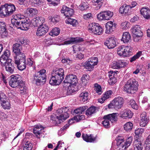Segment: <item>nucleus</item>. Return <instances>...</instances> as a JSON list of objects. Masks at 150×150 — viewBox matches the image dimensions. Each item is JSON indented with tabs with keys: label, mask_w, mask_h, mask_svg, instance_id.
I'll return each mask as SVG.
<instances>
[{
	"label": "nucleus",
	"mask_w": 150,
	"mask_h": 150,
	"mask_svg": "<svg viewBox=\"0 0 150 150\" xmlns=\"http://www.w3.org/2000/svg\"><path fill=\"white\" fill-rule=\"evenodd\" d=\"M141 14L146 19H150V9L148 7H143L140 11Z\"/></svg>",
	"instance_id": "28"
},
{
	"label": "nucleus",
	"mask_w": 150,
	"mask_h": 150,
	"mask_svg": "<svg viewBox=\"0 0 150 150\" xmlns=\"http://www.w3.org/2000/svg\"><path fill=\"white\" fill-rule=\"evenodd\" d=\"M88 29L92 33L97 35H100L103 33L102 28L97 23H92L89 24Z\"/></svg>",
	"instance_id": "10"
},
{
	"label": "nucleus",
	"mask_w": 150,
	"mask_h": 150,
	"mask_svg": "<svg viewBox=\"0 0 150 150\" xmlns=\"http://www.w3.org/2000/svg\"><path fill=\"white\" fill-rule=\"evenodd\" d=\"M131 6L129 5H123L119 9V12L121 14H129L131 12Z\"/></svg>",
	"instance_id": "30"
},
{
	"label": "nucleus",
	"mask_w": 150,
	"mask_h": 150,
	"mask_svg": "<svg viewBox=\"0 0 150 150\" xmlns=\"http://www.w3.org/2000/svg\"><path fill=\"white\" fill-rule=\"evenodd\" d=\"M132 50L130 46L122 45L117 48L118 54L120 56L129 57L132 54Z\"/></svg>",
	"instance_id": "7"
},
{
	"label": "nucleus",
	"mask_w": 150,
	"mask_h": 150,
	"mask_svg": "<svg viewBox=\"0 0 150 150\" xmlns=\"http://www.w3.org/2000/svg\"><path fill=\"white\" fill-rule=\"evenodd\" d=\"M102 0H92V2L94 3L95 5H97V9L100 8L102 5L101 2Z\"/></svg>",
	"instance_id": "54"
},
{
	"label": "nucleus",
	"mask_w": 150,
	"mask_h": 150,
	"mask_svg": "<svg viewBox=\"0 0 150 150\" xmlns=\"http://www.w3.org/2000/svg\"><path fill=\"white\" fill-rule=\"evenodd\" d=\"M68 110V109L66 107L61 108L57 110L55 120L57 124H60L61 121L65 120L69 117V114L67 112Z\"/></svg>",
	"instance_id": "5"
},
{
	"label": "nucleus",
	"mask_w": 150,
	"mask_h": 150,
	"mask_svg": "<svg viewBox=\"0 0 150 150\" xmlns=\"http://www.w3.org/2000/svg\"><path fill=\"white\" fill-rule=\"evenodd\" d=\"M76 77L73 74H69L67 76L64 81V83H69L70 84L76 85Z\"/></svg>",
	"instance_id": "16"
},
{
	"label": "nucleus",
	"mask_w": 150,
	"mask_h": 150,
	"mask_svg": "<svg viewBox=\"0 0 150 150\" xmlns=\"http://www.w3.org/2000/svg\"><path fill=\"white\" fill-rule=\"evenodd\" d=\"M0 14L4 15H8L7 9L5 4L4 6H1L0 7Z\"/></svg>",
	"instance_id": "51"
},
{
	"label": "nucleus",
	"mask_w": 150,
	"mask_h": 150,
	"mask_svg": "<svg viewBox=\"0 0 150 150\" xmlns=\"http://www.w3.org/2000/svg\"><path fill=\"white\" fill-rule=\"evenodd\" d=\"M112 93V92L111 90H109L106 92L104 94L102 97L99 99V102L102 103L106 99L109 98L111 97V96Z\"/></svg>",
	"instance_id": "32"
},
{
	"label": "nucleus",
	"mask_w": 150,
	"mask_h": 150,
	"mask_svg": "<svg viewBox=\"0 0 150 150\" xmlns=\"http://www.w3.org/2000/svg\"><path fill=\"white\" fill-rule=\"evenodd\" d=\"M11 59H9L7 62L4 63H1L5 67L6 71L9 73L12 74L14 72V67L12 65L11 63Z\"/></svg>",
	"instance_id": "20"
},
{
	"label": "nucleus",
	"mask_w": 150,
	"mask_h": 150,
	"mask_svg": "<svg viewBox=\"0 0 150 150\" xmlns=\"http://www.w3.org/2000/svg\"><path fill=\"white\" fill-rule=\"evenodd\" d=\"M19 42L21 44H23L25 45L28 44V42H27V40L23 38H21L18 40Z\"/></svg>",
	"instance_id": "62"
},
{
	"label": "nucleus",
	"mask_w": 150,
	"mask_h": 150,
	"mask_svg": "<svg viewBox=\"0 0 150 150\" xmlns=\"http://www.w3.org/2000/svg\"><path fill=\"white\" fill-rule=\"evenodd\" d=\"M88 4L87 2H83L79 6V8L81 10H85L88 8Z\"/></svg>",
	"instance_id": "46"
},
{
	"label": "nucleus",
	"mask_w": 150,
	"mask_h": 150,
	"mask_svg": "<svg viewBox=\"0 0 150 150\" xmlns=\"http://www.w3.org/2000/svg\"><path fill=\"white\" fill-rule=\"evenodd\" d=\"M82 137L84 140L88 142H94L96 140V137H94L92 134L88 136L87 134L83 133Z\"/></svg>",
	"instance_id": "29"
},
{
	"label": "nucleus",
	"mask_w": 150,
	"mask_h": 150,
	"mask_svg": "<svg viewBox=\"0 0 150 150\" xmlns=\"http://www.w3.org/2000/svg\"><path fill=\"white\" fill-rule=\"evenodd\" d=\"M131 40L130 34L129 33L125 32L123 33L121 40L124 43H127Z\"/></svg>",
	"instance_id": "34"
},
{
	"label": "nucleus",
	"mask_w": 150,
	"mask_h": 150,
	"mask_svg": "<svg viewBox=\"0 0 150 150\" xmlns=\"http://www.w3.org/2000/svg\"><path fill=\"white\" fill-rule=\"evenodd\" d=\"M88 108L86 106H84L80 107L75 109L74 112V113L77 115H80L84 112L85 110Z\"/></svg>",
	"instance_id": "36"
},
{
	"label": "nucleus",
	"mask_w": 150,
	"mask_h": 150,
	"mask_svg": "<svg viewBox=\"0 0 150 150\" xmlns=\"http://www.w3.org/2000/svg\"><path fill=\"white\" fill-rule=\"evenodd\" d=\"M141 52H139L137 53V54L134 55L133 57L131 58L130 59V61L131 62H132L135 61L136 59L138 58L141 54Z\"/></svg>",
	"instance_id": "56"
},
{
	"label": "nucleus",
	"mask_w": 150,
	"mask_h": 150,
	"mask_svg": "<svg viewBox=\"0 0 150 150\" xmlns=\"http://www.w3.org/2000/svg\"><path fill=\"white\" fill-rule=\"evenodd\" d=\"M83 41V39L81 38H71L70 40L64 42V45H69L72 43H75L82 42Z\"/></svg>",
	"instance_id": "31"
},
{
	"label": "nucleus",
	"mask_w": 150,
	"mask_h": 150,
	"mask_svg": "<svg viewBox=\"0 0 150 150\" xmlns=\"http://www.w3.org/2000/svg\"><path fill=\"white\" fill-rule=\"evenodd\" d=\"M116 140L117 141L116 144L120 150H125L131 144L132 137L131 136L129 137L127 139L126 142H124L123 137L121 136L117 137Z\"/></svg>",
	"instance_id": "4"
},
{
	"label": "nucleus",
	"mask_w": 150,
	"mask_h": 150,
	"mask_svg": "<svg viewBox=\"0 0 150 150\" xmlns=\"http://www.w3.org/2000/svg\"><path fill=\"white\" fill-rule=\"evenodd\" d=\"M32 144L29 142H27L23 146V150H32Z\"/></svg>",
	"instance_id": "50"
},
{
	"label": "nucleus",
	"mask_w": 150,
	"mask_h": 150,
	"mask_svg": "<svg viewBox=\"0 0 150 150\" xmlns=\"http://www.w3.org/2000/svg\"><path fill=\"white\" fill-rule=\"evenodd\" d=\"M116 24L112 21H110L107 22L106 24V33H110L114 31L116 27Z\"/></svg>",
	"instance_id": "25"
},
{
	"label": "nucleus",
	"mask_w": 150,
	"mask_h": 150,
	"mask_svg": "<svg viewBox=\"0 0 150 150\" xmlns=\"http://www.w3.org/2000/svg\"><path fill=\"white\" fill-rule=\"evenodd\" d=\"M10 55V52L8 50H6L4 52L3 54L0 57V61L1 63H4L8 61L9 59H11L9 58Z\"/></svg>",
	"instance_id": "27"
},
{
	"label": "nucleus",
	"mask_w": 150,
	"mask_h": 150,
	"mask_svg": "<svg viewBox=\"0 0 150 150\" xmlns=\"http://www.w3.org/2000/svg\"><path fill=\"white\" fill-rule=\"evenodd\" d=\"M117 72H118L117 71H110L108 73V76L109 78V79L108 80L109 83L110 85H113L115 84L116 82L117 77Z\"/></svg>",
	"instance_id": "18"
},
{
	"label": "nucleus",
	"mask_w": 150,
	"mask_h": 150,
	"mask_svg": "<svg viewBox=\"0 0 150 150\" xmlns=\"http://www.w3.org/2000/svg\"><path fill=\"white\" fill-rule=\"evenodd\" d=\"M51 19L52 22L56 23L59 21L60 18L59 16L56 15L52 17Z\"/></svg>",
	"instance_id": "60"
},
{
	"label": "nucleus",
	"mask_w": 150,
	"mask_h": 150,
	"mask_svg": "<svg viewBox=\"0 0 150 150\" xmlns=\"http://www.w3.org/2000/svg\"><path fill=\"white\" fill-rule=\"evenodd\" d=\"M144 130L142 128H138L135 131V133L136 135H139L142 134L144 132Z\"/></svg>",
	"instance_id": "59"
},
{
	"label": "nucleus",
	"mask_w": 150,
	"mask_h": 150,
	"mask_svg": "<svg viewBox=\"0 0 150 150\" xmlns=\"http://www.w3.org/2000/svg\"><path fill=\"white\" fill-rule=\"evenodd\" d=\"M118 114L113 113L108 115H105L103 117L104 120L102 122V124L104 127L107 128L109 127V121L112 122L117 120Z\"/></svg>",
	"instance_id": "8"
},
{
	"label": "nucleus",
	"mask_w": 150,
	"mask_h": 150,
	"mask_svg": "<svg viewBox=\"0 0 150 150\" xmlns=\"http://www.w3.org/2000/svg\"><path fill=\"white\" fill-rule=\"evenodd\" d=\"M45 73L46 70H45L44 69H42L39 71L35 73L33 76L34 79L38 77H41V76L44 78L45 77V75H46Z\"/></svg>",
	"instance_id": "39"
},
{
	"label": "nucleus",
	"mask_w": 150,
	"mask_h": 150,
	"mask_svg": "<svg viewBox=\"0 0 150 150\" xmlns=\"http://www.w3.org/2000/svg\"><path fill=\"white\" fill-rule=\"evenodd\" d=\"M34 79L36 81L35 83L38 85H39L41 83L45 82L46 81V75L44 77L41 76V77H38Z\"/></svg>",
	"instance_id": "41"
},
{
	"label": "nucleus",
	"mask_w": 150,
	"mask_h": 150,
	"mask_svg": "<svg viewBox=\"0 0 150 150\" xmlns=\"http://www.w3.org/2000/svg\"><path fill=\"white\" fill-rule=\"evenodd\" d=\"M15 63L17 65L18 68L20 70L22 71L26 67V63L25 56L23 54L21 56L14 57Z\"/></svg>",
	"instance_id": "6"
},
{
	"label": "nucleus",
	"mask_w": 150,
	"mask_h": 150,
	"mask_svg": "<svg viewBox=\"0 0 150 150\" xmlns=\"http://www.w3.org/2000/svg\"><path fill=\"white\" fill-rule=\"evenodd\" d=\"M60 31L59 28H55L52 30L49 33V35L52 36H57L60 33Z\"/></svg>",
	"instance_id": "44"
},
{
	"label": "nucleus",
	"mask_w": 150,
	"mask_h": 150,
	"mask_svg": "<svg viewBox=\"0 0 150 150\" xmlns=\"http://www.w3.org/2000/svg\"><path fill=\"white\" fill-rule=\"evenodd\" d=\"M120 117L122 118H130L132 117L133 114L130 110L127 109L123 110L121 111L120 113Z\"/></svg>",
	"instance_id": "22"
},
{
	"label": "nucleus",
	"mask_w": 150,
	"mask_h": 150,
	"mask_svg": "<svg viewBox=\"0 0 150 150\" xmlns=\"http://www.w3.org/2000/svg\"><path fill=\"white\" fill-rule=\"evenodd\" d=\"M7 99L6 95L1 91H0V103L4 102Z\"/></svg>",
	"instance_id": "58"
},
{
	"label": "nucleus",
	"mask_w": 150,
	"mask_h": 150,
	"mask_svg": "<svg viewBox=\"0 0 150 150\" xmlns=\"http://www.w3.org/2000/svg\"><path fill=\"white\" fill-rule=\"evenodd\" d=\"M96 110V107L91 106L86 110V114L88 116H90L92 114L95 113Z\"/></svg>",
	"instance_id": "42"
},
{
	"label": "nucleus",
	"mask_w": 150,
	"mask_h": 150,
	"mask_svg": "<svg viewBox=\"0 0 150 150\" xmlns=\"http://www.w3.org/2000/svg\"><path fill=\"white\" fill-rule=\"evenodd\" d=\"M1 106L4 109H9L10 108L11 104L7 100V99L4 102H2L0 103Z\"/></svg>",
	"instance_id": "45"
},
{
	"label": "nucleus",
	"mask_w": 150,
	"mask_h": 150,
	"mask_svg": "<svg viewBox=\"0 0 150 150\" xmlns=\"http://www.w3.org/2000/svg\"><path fill=\"white\" fill-rule=\"evenodd\" d=\"M141 119L140 125L142 127H145L148 122V117L146 115V112H143L140 116Z\"/></svg>",
	"instance_id": "21"
},
{
	"label": "nucleus",
	"mask_w": 150,
	"mask_h": 150,
	"mask_svg": "<svg viewBox=\"0 0 150 150\" xmlns=\"http://www.w3.org/2000/svg\"><path fill=\"white\" fill-rule=\"evenodd\" d=\"M90 79V77L88 74H84L81 78L82 81L81 83L84 85H85L88 82Z\"/></svg>",
	"instance_id": "43"
},
{
	"label": "nucleus",
	"mask_w": 150,
	"mask_h": 150,
	"mask_svg": "<svg viewBox=\"0 0 150 150\" xmlns=\"http://www.w3.org/2000/svg\"><path fill=\"white\" fill-rule=\"evenodd\" d=\"M141 30V28L138 25H135L131 29V32L135 36L134 38V40L135 41H138L139 39L138 38L142 36L143 33Z\"/></svg>",
	"instance_id": "12"
},
{
	"label": "nucleus",
	"mask_w": 150,
	"mask_h": 150,
	"mask_svg": "<svg viewBox=\"0 0 150 150\" xmlns=\"http://www.w3.org/2000/svg\"><path fill=\"white\" fill-rule=\"evenodd\" d=\"M133 127V124L130 122H127L124 125V130L127 132H129L132 129Z\"/></svg>",
	"instance_id": "40"
},
{
	"label": "nucleus",
	"mask_w": 150,
	"mask_h": 150,
	"mask_svg": "<svg viewBox=\"0 0 150 150\" xmlns=\"http://www.w3.org/2000/svg\"><path fill=\"white\" fill-rule=\"evenodd\" d=\"M49 30L47 25L45 24H42L39 26L36 33V35L38 36H41L45 34Z\"/></svg>",
	"instance_id": "15"
},
{
	"label": "nucleus",
	"mask_w": 150,
	"mask_h": 150,
	"mask_svg": "<svg viewBox=\"0 0 150 150\" xmlns=\"http://www.w3.org/2000/svg\"><path fill=\"white\" fill-rule=\"evenodd\" d=\"M124 101V99L122 97L115 98L108 104V107L110 109L114 108L116 109H119L122 106Z\"/></svg>",
	"instance_id": "9"
},
{
	"label": "nucleus",
	"mask_w": 150,
	"mask_h": 150,
	"mask_svg": "<svg viewBox=\"0 0 150 150\" xmlns=\"http://www.w3.org/2000/svg\"><path fill=\"white\" fill-rule=\"evenodd\" d=\"M43 0H31L32 4L35 6H39L43 3Z\"/></svg>",
	"instance_id": "52"
},
{
	"label": "nucleus",
	"mask_w": 150,
	"mask_h": 150,
	"mask_svg": "<svg viewBox=\"0 0 150 150\" xmlns=\"http://www.w3.org/2000/svg\"><path fill=\"white\" fill-rule=\"evenodd\" d=\"M105 45L107 46L109 49L114 48L116 46V42L114 37H109L108 40L104 42Z\"/></svg>",
	"instance_id": "24"
},
{
	"label": "nucleus",
	"mask_w": 150,
	"mask_h": 150,
	"mask_svg": "<svg viewBox=\"0 0 150 150\" xmlns=\"http://www.w3.org/2000/svg\"><path fill=\"white\" fill-rule=\"evenodd\" d=\"M26 13L28 16H32L37 14V11L35 8H29L27 9Z\"/></svg>",
	"instance_id": "38"
},
{
	"label": "nucleus",
	"mask_w": 150,
	"mask_h": 150,
	"mask_svg": "<svg viewBox=\"0 0 150 150\" xmlns=\"http://www.w3.org/2000/svg\"><path fill=\"white\" fill-rule=\"evenodd\" d=\"M127 65V62L122 60L113 62L111 64V67L114 69H119L121 67H124Z\"/></svg>",
	"instance_id": "19"
},
{
	"label": "nucleus",
	"mask_w": 150,
	"mask_h": 150,
	"mask_svg": "<svg viewBox=\"0 0 150 150\" xmlns=\"http://www.w3.org/2000/svg\"><path fill=\"white\" fill-rule=\"evenodd\" d=\"M18 86H19V88L21 91H24L26 90V88L25 83L21 81Z\"/></svg>",
	"instance_id": "55"
},
{
	"label": "nucleus",
	"mask_w": 150,
	"mask_h": 150,
	"mask_svg": "<svg viewBox=\"0 0 150 150\" xmlns=\"http://www.w3.org/2000/svg\"><path fill=\"white\" fill-rule=\"evenodd\" d=\"M105 14L104 11L100 12L97 15V17L98 20L99 21L107 20V19L105 17Z\"/></svg>",
	"instance_id": "49"
},
{
	"label": "nucleus",
	"mask_w": 150,
	"mask_h": 150,
	"mask_svg": "<svg viewBox=\"0 0 150 150\" xmlns=\"http://www.w3.org/2000/svg\"><path fill=\"white\" fill-rule=\"evenodd\" d=\"M138 82L135 80L129 79L123 87L124 91L129 93H133L138 90Z\"/></svg>",
	"instance_id": "3"
},
{
	"label": "nucleus",
	"mask_w": 150,
	"mask_h": 150,
	"mask_svg": "<svg viewBox=\"0 0 150 150\" xmlns=\"http://www.w3.org/2000/svg\"><path fill=\"white\" fill-rule=\"evenodd\" d=\"M45 19L42 17H37L33 18L30 21L31 24L34 26H40L44 22Z\"/></svg>",
	"instance_id": "17"
},
{
	"label": "nucleus",
	"mask_w": 150,
	"mask_h": 150,
	"mask_svg": "<svg viewBox=\"0 0 150 150\" xmlns=\"http://www.w3.org/2000/svg\"><path fill=\"white\" fill-rule=\"evenodd\" d=\"M6 25L5 22L0 21V33L6 34L7 32L6 26Z\"/></svg>",
	"instance_id": "37"
},
{
	"label": "nucleus",
	"mask_w": 150,
	"mask_h": 150,
	"mask_svg": "<svg viewBox=\"0 0 150 150\" xmlns=\"http://www.w3.org/2000/svg\"><path fill=\"white\" fill-rule=\"evenodd\" d=\"M104 12L105 14H106L107 15V16L105 17L107 20H109L113 15V13L110 11H105Z\"/></svg>",
	"instance_id": "57"
},
{
	"label": "nucleus",
	"mask_w": 150,
	"mask_h": 150,
	"mask_svg": "<svg viewBox=\"0 0 150 150\" xmlns=\"http://www.w3.org/2000/svg\"><path fill=\"white\" fill-rule=\"evenodd\" d=\"M74 91L73 88H71V87H68L67 89V93L68 95H70Z\"/></svg>",
	"instance_id": "64"
},
{
	"label": "nucleus",
	"mask_w": 150,
	"mask_h": 150,
	"mask_svg": "<svg viewBox=\"0 0 150 150\" xmlns=\"http://www.w3.org/2000/svg\"><path fill=\"white\" fill-rule=\"evenodd\" d=\"M49 2L50 5H52L54 6H56L58 4L59 0H47Z\"/></svg>",
	"instance_id": "61"
},
{
	"label": "nucleus",
	"mask_w": 150,
	"mask_h": 150,
	"mask_svg": "<svg viewBox=\"0 0 150 150\" xmlns=\"http://www.w3.org/2000/svg\"><path fill=\"white\" fill-rule=\"evenodd\" d=\"M62 13H63L66 17H69L74 13V10L71 8L63 6L61 11Z\"/></svg>",
	"instance_id": "23"
},
{
	"label": "nucleus",
	"mask_w": 150,
	"mask_h": 150,
	"mask_svg": "<svg viewBox=\"0 0 150 150\" xmlns=\"http://www.w3.org/2000/svg\"><path fill=\"white\" fill-rule=\"evenodd\" d=\"M143 145L141 142L136 140L134 142V150H142Z\"/></svg>",
	"instance_id": "35"
},
{
	"label": "nucleus",
	"mask_w": 150,
	"mask_h": 150,
	"mask_svg": "<svg viewBox=\"0 0 150 150\" xmlns=\"http://www.w3.org/2000/svg\"><path fill=\"white\" fill-rule=\"evenodd\" d=\"M44 128L41 125H37L35 126L33 130L34 133L36 135L37 137L40 138L42 136L41 134L42 133V130Z\"/></svg>",
	"instance_id": "26"
},
{
	"label": "nucleus",
	"mask_w": 150,
	"mask_h": 150,
	"mask_svg": "<svg viewBox=\"0 0 150 150\" xmlns=\"http://www.w3.org/2000/svg\"><path fill=\"white\" fill-rule=\"evenodd\" d=\"M11 79L9 81V85L13 88H16L21 82V77L20 75L16 74L15 76L12 75L10 76Z\"/></svg>",
	"instance_id": "13"
},
{
	"label": "nucleus",
	"mask_w": 150,
	"mask_h": 150,
	"mask_svg": "<svg viewBox=\"0 0 150 150\" xmlns=\"http://www.w3.org/2000/svg\"><path fill=\"white\" fill-rule=\"evenodd\" d=\"M129 103L133 108L136 110L138 109L139 106L134 100L133 99L130 100L129 101Z\"/></svg>",
	"instance_id": "53"
},
{
	"label": "nucleus",
	"mask_w": 150,
	"mask_h": 150,
	"mask_svg": "<svg viewBox=\"0 0 150 150\" xmlns=\"http://www.w3.org/2000/svg\"><path fill=\"white\" fill-rule=\"evenodd\" d=\"M49 83L51 85H59L64 79V71L62 68L54 70Z\"/></svg>",
	"instance_id": "2"
},
{
	"label": "nucleus",
	"mask_w": 150,
	"mask_h": 150,
	"mask_svg": "<svg viewBox=\"0 0 150 150\" xmlns=\"http://www.w3.org/2000/svg\"><path fill=\"white\" fill-rule=\"evenodd\" d=\"M5 6L7 8L8 15L12 14L13 12L16 10V7L13 4H5Z\"/></svg>",
	"instance_id": "33"
},
{
	"label": "nucleus",
	"mask_w": 150,
	"mask_h": 150,
	"mask_svg": "<svg viewBox=\"0 0 150 150\" xmlns=\"http://www.w3.org/2000/svg\"><path fill=\"white\" fill-rule=\"evenodd\" d=\"M67 24H70L74 26H75L77 25V21L75 19L71 18H68L65 21Z\"/></svg>",
	"instance_id": "48"
},
{
	"label": "nucleus",
	"mask_w": 150,
	"mask_h": 150,
	"mask_svg": "<svg viewBox=\"0 0 150 150\" xmlns=\"http://www.w3.org/2000/svg\"><path fill=\"white\" fill-rule=\"evenodd\" d=\"M12 24L18 28L23 30H28L30 25V20L21 14H14L11 19Z\"/></svg>",
	"instance_id": "1"
},
{
	"label": "nucleus",
	"mask_w": 150,
	"mask_h": 150,
	"mask_svg": "<svg viewBox=\"0 0 150 150\" xmlns=\"http://www.w3.org/2000/svg\"><path fill=\"white\" fill-rule=\"evenodd\" d=\"M13 52L15 54L16 56H21L25 54V51L22 49V46L18 43L14 44L12 47Z\"/></svg>",
	"instance_id": "14"
},
{
	"label": "nucleus",
	"mask_w": 150,
	"mask_h": 150,
	"mask_svg": "<svg viewBox=\"0 0 150 150\" xmlns=\"http://www.w3.org/2000/svg\"><path fill=\"white\" fill-rule=\"evenodd\" d=\"M79 97L83 102H85L88 99V93L86 92H83L79 95Z\"/></svg>",
	"instance_id": "47"
},
{
	"label": "nucleus",
	"mask_w": 150,
	"mask_h": 150,
	"mask_svg": "<svg viewBox=\"0 0 150 150\" xmlns=\"http://www.w3.org/2000/svg\"><path fill=\"white\" fill-rule=\"evenodd\" d=\"M95 90L97 93H99V94H100L101 93V88L100 86L97 85L96 86H95Z\"/></svg>",
	"instance_id": "63"
},
{
	"label": "nucleus",
	"mask_w": 150,
	"mask_h": 150,
	"mask_svg": "<svg viewBox=\"0 0 150 150\" xmlns=\"http://www.w3.org/2000/svg\"><path fill=\"white\" fill-rule=\"evenodd\" d=\"M98 62L97 57H92L88 59L85 62L84 66L85 68L90 71L94 68L95 66L97 64Z\"/></svg>",
	"instance_id": "11"
}]
</instances>
